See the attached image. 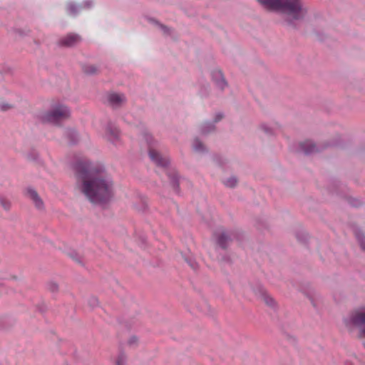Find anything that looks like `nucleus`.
<instances>
[{
  "instance_id": "5701e85b",
  "label": "nucleus",
  "mask_w": 365,
  "mask_h": 365,
  "mask_svg": "<svg viewBox=\"0 0 365 365\" xmlns=\"http://www.w3.org/2000/svg\"><path fill=\"white\" fill-rule=\"evenodd\" d=\"M145 138H146V140H147V141L148 142V143L150 144L149 140H151L152 137L146 135Z\"/></svg>"
},
{
  "instance_id": "a211bd4d",
  "label": "nucleus",
  "mask_w": 365,
  "mask_h": 365,
  "mask_svg": "<svg viewBox=\"0 0 365 365\" xmlns=\"http://www.w3.org/2000/svg\"><path fill=\"white\" fill-rule=\"evenodd\" d=\"M215 75L217 76L219 78H222V81L220 82H219V85L220 86L223 88H224V85H225V83L223 80V78H222V74L221 73V71H217L215 73Z\"/></svg>"
},
{
  "instance_id": "393cba45",
  "label": "nucleus",
  "mask_w": 365,
  "mask_h": 365,
  "mask_svg": "<svg viewBox=\"0 0 365 365\" xmlns=\"http://www.w3.org/2000/svg\"><path fill=\"white\" fill-rule=\"evenodd\" d=\"M364 346H365V343H364Z\"/></svg>"
},
{
  "instance_id": "39448f33",
  "label": "nucleus",
  "mask_w": 365,
  "mask_h": 365,
  "mask_svg": "<svg viewBox=\"0 0 365 365\" xmlns=\"http://www.w3.org/2000/svg\"><path fill=\"white\" fill-rule=\"evenodd\" d=\"M149 155L150 159L158 165L160 167H166L169 164L170 160L167 156L163 157L158 151L149 148Z\"/></svg>"
},
{
  "instance_id": "f257e3e1",
  "label": "nucleus",
  "mask_w": 365,
  "mask_h": 365,
  "mask_svg": "<svg viewBox=\"0 0 365 365\" xmlns=\"http://www.w3.org/2000/svg\"><path fill=\"white\" fill-rule=\"evenodd\" d=\"M74 170L79 190L91 202L102 203L112 197L113 183L106 178L102 169L83 158L76 162Z\"/></svg>"
},
{
  "instance_id": "6ab92c4d",
  "label": "nucleus",
  "mask_w": 365,
  "mask_h": 365,
  "mask_svg": "<svg viewBox=\"0 0 365 365\" xmlns=\"http://www.w3.org/2000/svg\"><path fill=\"white\" fill-rule=\"evenodd\" d=\"M12 108V106L8 103H2L0 105V110L3 111H6L9 109H11Z\"/></svg>"
},
{
  "instance_id": "20e7f679",
  "label": "nucleus",
  "mask_w": 365,
  "mask_h": 365,
  "mask_svg": "<svg viewBox=\"0 0 365 365\" xmlns=\"http://www.w3.org/2000/svg\"><path fill=\"white\" fill-rule=\"evenodd\" d=\"M344 323L351 331L354 327L358 328L360 336H365V307L353 312L344 319Z\"/></svg>"
},
{
  "instance_id": "9d476101",
  "label": "nucleus",
  "mask_w": 365,
  "mask_h": 365,
  "mask_svg": "<svg viewBox=\"0 0 365 365\" xmlns=\"http://www.w3.org/2000/svg\"><path fill=\"white\" fill-rule=\"evenodd\" d=\"M258 297L268 306L273 307L275 304L274 299L265 290L261 289L258 294Z\"/></svg>"
},
{
  "instance_id": "dca6fc26",
  "label": "nucleus",
  "mask_w": 365,
  "mask_h": 365,
  "mask_svg": "<svg viewBox=\"0 0 365 365\" xmlns=\"http://www.w3.org/2000/svg\"><path fill=\"white\" fill-rule=\"evenodd\" d=\"M193 147L196 150H201L202 149V144L196 139L193 142Z\"/></svg>"
},
{
  "instance_id": "7ed1b4c3",
  "label": "nucleus",
  "mask_w": 365,
  "mask_h": 365,
  "mask_svg": "<svg viewBox=\"0 0 365 365\" xmlns=\"http://www.w3.org/2000/svg\"><path fill=\"white\" fill-rule=\"evenodd\" d=\"M70 116L69 109L63 105H57L46 113L41 115V118L44 123L58 124L60 122L68 118Z\"/></svg>"
},
{
  "instance_id": "f3484780",
  "label": "nucleus",
  "mask_w": 365,
  "mask_h": 365,
  "mask_svg": "<svg viewBox=\"0 0 365 365\" xmlns=\"http://www.w3.org/2000/svg\"><path fill=\"white\" fill-rule=\"evenodd\" d=\"M96 68L93 66H89L85 68V72L87 73L91 74V73H96Z\"/></svg>"
},
{
  "instance_id": "f8f14e48",
  "label": "nucleus",
  "mask_w": 365,
  "mask_h": 365,
  "mask_svg": "<svg viewBox=\"0 0 365 365\" xmlns=\"http://www.w3.org/2000/svg\"><path fill=\"white\" fill-rule=\"evenodd\" d=\"M119 135L120 132L117 128L112 129L111 128H108L107 129V136L110 140L117 139L119 137Z\"/></svg>"
},
{
  "instance_id": "4be33fe9",
  "label": "nucleus",
  "mask_w": 365,
  "mask_h": 365,
  "mask_svg": "<svg viewBox=\"0 0 365 365\" xmlns=\"http://www.w3.org/2000/svg\"><path fill=\"white\" fill-rule=\"evenodd\" d=\"M222 116L221 115H217L215 119V122L219 121L220 119H222Z\"/></svg>"
},
{
  "instance_id": "412c9836",
  "label": "nucleus",
  "mask_w": 365,
  "mask_h": 365,
  "mask_svg": "<svg viewBox=\"0 0 365 365\" xmlns=\"http://www.w3.org/2000/svg\"><path fill=\"white\" fill-rule=\"evenodd\" d=\"M136 341H137V339L135 337H132L129 341V344H132L133 343L136 342Z\"/></svg>"
},
{
  "instance_id": "423d86ee",
  "label": "nucleus",
  "mask_w": 365,
  "mask_h": 365,
  "mask_svg": "<svg viewBox=\"0 0 365 365\" xmlns=\"http://www.w3.org/2000/svg\"><path fill=\"white\" fill-rule=\"evenodd\" d=\"M26 195L28 197L33 201L36 208L39 210L43 208V202L36 190L29 188L27 190Z\"/></svg>"
},
{
  "instance_id": "2eb2a0df",
  "label": "nucleus",
  "mask_w": 365,
  "mask_h": 365,
  "mask_svg": "<svg viewBox=\"0 0 365 365\" xmlns=\"http://www.w3.org/2000/svg\"><path fill=\"white\" fill-rule=\"evenodd\" d=\"M356 237L361 248L365 250V237L362 234H356Z\"/></svg>"
},
{
  "instance_id": "ddd939ff",
  "label": "nucleus",
  "mask_w": 365,
  "mask_h": 365,
  "mask_svg": "<svg viewBox=\"0 0 365 365\" xmlns=\"http://www.w3.org/2000/svg\"><path fill=\"white\" fill-rule=\"evenodd\" d=\"M0 205L5 210H9L11 207V202L6 197L0 195Z\"/></svg>"
},
{
  "instance_id": "9b49d317",
  "label": "nucleus",
  "mask_w": 365,
  "mask_h": 365,
  "mask_svg": "<svg viewBox=\"0 0 365 365\" xmlns=\"http://www.w3.org/2000/svg\"><path fill=\"white\" fill-rule=\"evenodd\" d=\"M228 240H229V237L226 233L221 232V233L217 234V241L218 245L220 246H221L222 247L225 248L227 246Z\"/></svg>"
},
{
  "instance_id": "4468645a",
  "label": "nucleus",
  "mask_w": 365,
  "mask_h": 365,
  "mask_svg": "<svg viewBox=\"0 0 365 365\" xmlns=\"http://www.w3.org/2000/svg\"><path fill=\"white\" fill-rule=\"evenodd\" d=\"M237 179L234 177L230 178L224 181V184L230 187H233L237 184Z\"/></svg>"
},
{
  "instance_id": "0eeeda50",
  "label": "nucleus",
  "mask_w": 365,
  "mask_h": 365,
  "mask_svg": "<svg viewBox=\"0 0 365 365\" xmlns=\"http://www.w3.org/2000/svg\"><path fill=\"white\" fill-rule=\"evenodd\" d=\"M81 41V37L77 34H70L61 39V44L66 46H73Z\"/></svg>"
},
{
  "instance_id": "b1692460",
  "label": "nucleus",
  "mask_w": 365,
  "mask_h": 365,
  "mask_svg": "<svg viewBox=\"0 0 365 365\" xmlns=\"http://www.w3.org/2000/svg\"><path fill=\"white\" fill-rule=\"evenodd\" d=\"M162 29L165 33H166V28L165 26H162Z\"/></svg>"
},
{
  "instance_id": "aec40b11",
  "label": "nucleus",
  "mask_w": 365,
  "mask_h": 365,
  "mask_svg": "<svg viewBox=\"0 0 365 365\" xmlns=\"http://www.w3.org/2000/svg\"><path fill=\"white\" fill-rule=\"evenodd\" d=\"M117 365H125V357L124 356H120L117 360Z\"/></svg>"
},
{
  "instance_id": "f03ea898",
  "label": "nucleus",
  "mask_w": 365,
  "mask_h": 365,
  "mask_svg": "<svg viewBox=\"0 0 365 365\" xmlns=\"http://www.w3.org/2000/svg\"><path fill=\"white\" fill-rule=\"evenodd\" d=\"M265 9L284 13L294 19L304 15L301 0H257Z\"/></svg>"
},
{
  "instance_id": "1a4fd4ad",
  "label": "nucleus",
  "mask_w": 365,
  "mask_h": 365,
  "mask_svg": "<svg viewBox=\"0 0 365 365\" xmlns=\"http://www.w3.org/2000/svg\"><path fill=\"white\" fill-rule=\"evenodd\" d=\"M302 150L306 154H310L319 150L318 148L311 140H305L300 143Z\"/></svg>"
},
{
  "instance_id": "6e6552de",
  "label": "nucleus",
  "mask_w": 365,
  "mask_h": 365,
  "mask_svg": "<svg viewBox=\"0 0 365 365\" xmlns=\"http://www.w3.org/2000/svg\"><path fill=\"white\" fill-rule=\"evenodd\" d=\"M108 101L110 106L116 108L122 105L125 101V98L122 94L110 93L108 96Z\"/></svg>"
}]
</instances>
